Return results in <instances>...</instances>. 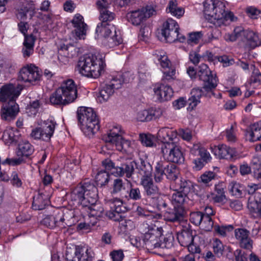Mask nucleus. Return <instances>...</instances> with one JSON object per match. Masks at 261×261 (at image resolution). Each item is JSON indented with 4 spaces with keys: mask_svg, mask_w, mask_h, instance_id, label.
I'll list each match as a JSON object with an SVG mask.
<instances>
[{
    "mask_svg": "<svg viewBox=\"0 0 261 261\" xmlns=\"http://www.w3.org/2000/svg\"><path fill=\"white\" fill-rule=\"evenodd\" d=\"M72 201L80 204L88 210L89 216L100 218L104 212L100 203H97L98 192L96 186L90 182L78 185L71 193Z\"/></svg>",
    "mask_w": 261,
    "mask_h": 261,
    "instance_id": "1",
    "label": "nucleus"
},
{
    "mask_svg": "<svg viewBox=\"0 0 261 261\" xmlns=\"http://www.w3.org/2000/svg\"><path fill=\"white\" fill-rule=\"evenodd\" d=\"M205 18L217 27L226 25L227 21H236L238 18L231 12L225 11V2L220 0H205L203 3Z\"/></svg>",
    "mask_w": 261,
    "mask_h": 261,
    "instance_id": "2",
    "label": "nucleus"
},
{
    "mask_svg": "<svg viewBox=\"0 0 261 261\" xmlns=\"http://www.w3.org/2000/svg\"><path fill=\"white\" fill-rule=\"evenodd\" d=\"M104 68V61L101 57L88 54L80 58L75 70L81 75L93 78L99 76Z\"/></svg>",
    "mask_w": 261,
    "mask_h": 261,
    "instance_id": "3",
    "label": "nucleus"
},
{
    "mask_svg": "<svg viewBox=\"0 0 261 261\" xmlns=\"http://www.w3.org/2000/svg\"><path fill=\"white\" fill-rule=\"evenodd\" d=\"M77 117L81 128L86 135L91 137L99 130V120L92 108L85 107L79 108Z\"/></svg>",
    "mask_w": 261,
    "mask_h": 261,
    "instance_id": "4",
    "label": "nucleus"
},
{
    "mask_svg": "<svg viewBox=\"0 0 261 261\" xmlns=\"http://www.w3.org/2000/svg\"><path fill=\"white\" fill-rule=\"evenodd\" d=\"M120 126H114L110 133L103 136V140L108 143L115 144L117 150L130 154L134 150V143L122 138Z\"/></svg>",
    "mask_w": 261,
    "mask_h": 261,
    "instance_id": "5",
    "label": "nucleus"
},
{
    "mask_svg": "<svg viewBox=\"0 0 261 261\" xmlns=\"http://www.w3.org/2000/svg\"><path fill=\"white\" fill-rule=\"evenodd\" d=\"M161 152L168 162L176 164H182L185 157L181 151V148L176 142H171L162 144Z\"/></svg>",
    "mask_w": 261,
    "mask_h": 261,
    "instance_id": "6",
    "label": "nucleus"
},
{
    "mask_svg": "<svg viewBox=\"0 0 261 261\" xmlns=\"http://www.w3.org/2000/svg\"><path fill=\"white\" fill-rule=\"evenodd\" d=\"M179 27L176 21L172 18L168 19L163 24L161 34L167 42L172 43L177 40L181 42L186 41L184 35L180 34Z\"/></svg>",
    "mask_w": 261,
    "mask_h": 261,
    "instance_id": "7",
    "label": "nucleus"
},
{
    "mask_svg": "<svg viewBox=\"0 0 261 261\" xmlns=\"http://www.w3.org/2000/svg\"><path fill=\"white\" fill-rule=\"evenodd\" d=\"M57 123L54 120L44 121L40 127L33 129L30 134L31 138L48 142L53 136Z\"/></svg>",
    "mask_w": 261,
    "mask_h": 261,
    "instance_id": "8",
    "label": "nucleus"
},
{
    "mask_svg": "<svg viewBox=\"0 0 261 261\" xmlns=\"http://www.w3.org/2000/svg\"><path fill=\"white\" fill-rule=\"evenodd\" d=\"M197 76L199 80L203 81V89L206 92H211L217 86L218 79L216 74L213 73L208 66L201 64L198 67Z\"/></svg>",
    "mask_w": 261,
    "mask_h": 261,
    "instance_id": "9",
    "label": "nucleus"
},
{
    "mask_svg": "<svg viewBox=\"0 0 261 261\" xmlns=\"http://www.w3.org/2000/svg\"><path fill=\"white\" fill-rule=\"evenodd\" d=\"M162 232L159 228H151L144 234L142 241L143 247L151 251L160 248L159 243L161 241Z\"/></svg>",
    "mask_w": 261,
    "mask_h": 261,
    "instance_id": "10",
    "label": "nucleus"
},
{
    "mask_svg": "<svg viewBox=\"0 0 261 261\" xmlns=\"http://www.w3.org/2000/svg\"><path fill=\"white\" fill-rule=\"evenodd\" d=\"M23 87L18 84H7L0 88V101L4 103L16 101V99L20 95Z\"/></svg>",
    "mask_w": 261,
    "mask_h": 261,
    "instance_id": "11",
    "label": "nucleus"
},
{
    "mask_svg": "<svg viewBox=\"0 0 261 261\" xmlns=\"http://www.w3.org/2000/svg\"><path fill=\"white\" fill-rule=\"evenodd\" d=\"M41 77V74L39 69L36 66L31 64L20 70L18 78L22 81L35 85L40 80Z\"/></svg>",
    "mask_w": 261,
    "mask_h": 261,
    "instance_id": "12",
    "label": "nucleus"
},
{
    "mask_svg": "<svg viewBox=\"0 0 261 261\" xmlns=\"http://www.w3.org/2000/svg\"><path fill=\"white\" fill-rule=\"evenodd\" d=\"M94 257L92 250L85 246L76 247L73 254L68 251L66 253L67 261H93Z\"/></svg>",
    "mask_w": 261,
    "mask_h": 261,
    "instance_id": "13",
    "label": "nucleus"
},
{
    "mask_svg": "<svg viewBox=\"0 0 261 261\" xmlns=\"http://www.w3.org/2000/svg\"><path fill=\"white\" fill-rule=\"evenodd\" d=\"M155 12L152 7L147 6L141 9L133 11L127 14V18L133 25H138L141 24L147 18L150 17Z\"/></svg>",
    "mask_w": 261,
    "mask_h": 261,
    "instance_id": "14",
    "label": "nucleus"
},
{
    "mask_svg": "<svg viewBox=\"0 0 261 261\" xmlns=\"http://www.w3.org/2000/svg\"><path fill=\"white\" fill-rule=\"evenodd\" d=\"M61 91L63 97L70 102H73L77 97V89L74 82L71 80L64 81L58 88Z\"/></svg>",
    "mask_w": 261,
    "mask_h": 261,
    "instance_id": "15",
    "label": "nucleus"
},
{
    "mask_svg": "<svg viewBox=\"0 0 261 261\" xmlns=\"http://www.w3.org/2000/svg\"><path fill=\"white\" fill-rule=\"evenodd\" d=\"M137 165V163L134 161L125 159L120 166H116L115 171L112 173L116 176H123L125 174L127 178L132 177Z\"/></svg>",
    "mask_w": 261,
    "mask_h": 261,
    "instance_id": "16",
    "label": "nucleus"
},
{
    "mask_svg": "<svg viewBox=\"0 0 261 261\" xmlns=\"http://www.w3.org/2000/svg\"><path fill=\"white\" fill-rule=\"evenodd\" d=\"M19 112V107L16 101H10L4 103L1 109V117L4 120L10 121L14 120Z\"/></svg>",
    "mask_w": 261,
    "mask_h": 261,
    "instance_id": "17",
    "label": "nucleus"
},
{
    "mask_svg": "<svg viewBox=\"0 0 261 261\" xmlns=\"http://www.w3.org/2000/svg\"><path fill=\"white\" fill-rule=\"evenodd\" d=\"M235 237L239 241L241 248L251 251L253 247V241L249 237L250 232L243 228H238L235 230Z\"/></svg>",
    "mask_w": 261,
    "mask_h": 261,
    "instance_id": "18",
    "label": "nucleus"
},
{
    "mask_svg": "<svg viewBox=\"0 0 261 261\" xmlns=\"http://www.w3.org/2000/svg\"><path fill=\"white\" fill-rule=\"evenodd\" d=\"M170 188L174 191H180L188 195L193 191L194 184L190 180L180 177L170 184Z\"/></svg>",
    "mask_w": 261,
    "mask_h": 261,
    "instance_id": "19",
    "label": "nucleus"
},
{
    "mask_svg": "<svg viewBox=\"0 0 261 261\" xmlns=\"http://www.w3.org/2000/svg\"><path fill=\"white\" fill-rule=\"evenodd\" d=\"M213 151L219 159L231 160L236 155V151L234 148H230L224 144L214 146Z\"/></svg>",
    "mask_w": 261,
    "mask_h": 261,
    "instance_id": "20",
    "label": "nucleus"
},
{
    "mask_svg": "<svg viewBox=\"0 0 261 261\" xmlns=\"http://www.w3.org/2000/svg\"><path fill=\"white\" fill-rule=\"evenodd\" d=\"M153 91L157 99L161 101L169 100L173 95L171 87L163 84L156 85L153 88Z\"/></svg>",
    "mask_w": 261,
    "mask_h": 261,
    "instance_id": "21",
    "label": "nucleus"
},
{
    "mask_svg": "<svg viewBox=\"0 0 261 261\" xmlns=\"http://www.w3.org/2000/svg\"><path fill=\"white\" fill-rule=\"evenodd\" d=\"M245 139L250 142H255L261 139V121L251 125L246 129Z\"/></svg>",
    "mask_w": 261,
    "mask_h": 261,
    "instance_id": "22",
    "label": "nucleus"
},
{
    "mask_svg": "<svg viewBox=\"0 0 261 261\" xmlns=\"http://www.w3.org/2000/svg\"><path fill=\"white\" fill-rule=\"evenodd\" d=\"M183 212L182 207L174 206L173 210L169 207L164 214V219L171 222H180L183 219Z\"/></svg>",
    "mask_w": 261,
    "mask_h": 261,
    "instance_id": "23",
    "label": "nucleus"
},
{
    "mask_svg": "<svg viewBox=\"0 0 261 261\" xmlns=\"http://www.w3.org/2000/svg\"><path fill=\"white\" fill-rule=\"evenodd\" d=\"M162 166L164 170L165 175L170 180V184L176 181L177 178L180 177L179 176V172L177 169L176 166L174 164L169 163L168 162L162 161Z\"/></svg>",
    "mask_w": 261,
    "mask_h": 261,
    "instance_id": "24",
    "label": "nucleus"
},
{
    "mask_svg": "<svg viewBox=\"0 0 261 261\" xmlns=\"http://www.w3.org/2000/svg\"><path fill=\"white\" fill-rule=\"evenodd\" d=\"M71 22L75 28L76 36L81 39L86 33L87 24L84 22L83 17L79 14H76Z\"/></svg>",
    "mask_w": 261,
    "mask_h": 261,
    "instance_id": "25",
    "label": "nucleus"
},
{
    "mask_svg": "<svg viewBox=\"0 0 261 261\" xmlns=\"http://www.w3.org/2000/svg\"><path fill=\"white\" fill-rule=\"evenodd\" d=\"M60 216V228H65L70 227L75 223L73 212L72 211L66 210L65 211L58 210Z\"/></svg>",
    "mask_w": 261,
    "mask_h": 261,
    "instance_id": "26",
    "label": "nucleus"
},
{
    "mask_svg": "<svg viewBox=\"0 0 261 261\" xmlns=\"http://www.w3.org/2000/svg\"><path fill=\"white\" fill-rule=\"evenodd\" d=\"M140 184L143 186L144 192L147 196L154 198L155 196L158 194L159 189L157 186L154 184L152 178L141 179Z\"/></svg>",
    "mask_w": 261,
    "mask_h": 261,
    "instance_id": "27",
    "label": "nucleus"
},
{
    "mask_svg": "<svg viewBox=\"0 0 261 261\" xmlns=\"http://www.w3.org/2000/svg\"><path fill=\"white\" fill-rule=\"evenodd\" d=\"M248 208L252 215L255 218H261V194L255 193V200L250 201Z\"/></svg>",
    "mask_w": 261,
    "mask_h": 261,
    "instance_id": "28",
    "label": "nucleus"
},
{
    "mask_svg": "<svg viewBox=\"0 0 261 261\" xmlns=\"http://www.w3.org/2000/svg\"><path fill=\"white\" fill-rule=\"evenodd\" d=\"M138 173L142 176L141 179L151 178L152 166L147 161L141 160L140 162L137 163L135 167Z\"/></svg>",
    "mask_w": 261,
    "mask_h": 261,
    "instance_id": "29",
    "label": "nucleus"
},
{
    "mask_svg": "<svg viewBox=\"0 0 261 261\" xmlns=\"http://www.w3.org/2000/svg\"><path fill=\"white\" fill-rule=\"evenodd\" d=\"M176 134L167 127L161 128L158 133V137L163 142L162 144L174 142V138H176Z\"/></svg>",
    "mask_w": 261,
    "mask_h": 261,
    "instance_id": "30",
    "label": "nucleus"
},
{
    "mask_svg": "<svg viewBox=\"0 0 261 261\" xmlns=\"http://www.w3.org/2000/svg\"><path fill=\"white\" fill-rule=\"evenodd\" d=\"M177 239L181 246L186 247L193 242L194 237L190 230H183L177 233Z\"/></svg>",
    "mask_w": 261,
    "mask_h": 261,
    "instance_id": "31",
    "label": "nucleus"
},
{
    "mask_svg": "<svg viewBox=\"0 0 261 261\" xmlns=\"http://www.w3.org/2000/svg\"><path fill=\"white\" fill-rule=\"evenodd\" d=\"M152 55L154 57V59L157 60L161 66L165 70L170 67L171 62L164 50H155Z\"/></svg>",
    "mask_w": 261,
    "mask_h": 261,
    "instance_id": "32",
    "label": "nucleus"
},
{
    "mask_svg": "<svg viewBox=\"0 0 261 261\" xmlns=\"http://www.w3.org/2000/svg\"><path fill=\"white\" fill-rule=\"evenodd\" d=\"M60 217L59 216L58 210L55 211L51 215L46 216L42 220V223L48 227L53 228L55 227H60Z\"/></svg>",
    "mask_w": 261,
    "mask_h": 261,
    "instance_id": "33",
    "label": "nucleus"
},
{
    "mask_svg": "<svg viewBox=\"0 0 261 261\" xmlns=\"http://www.w3.org/2000/svg\"><path fill=\"white\" fill-rule=\"evenodd\" d=\"M166 11L168 13L177 18H180L184 14L185 10L184 8L178 6L176 0H170L169 2Z\"/></svg>",
    "mask_w": 261,
    "mask_h": 261,
    "instance_id": "34",
    "label": "nucleus"
},
{
    "mask_svg": "<svg viewBox=\"0 0 261 261\" xmlns=\"http://www.w3.org/2000/svg\"><path fill=\"white\" fill-rule=\"evenodd\" d=\"M128 195H126L125 197L128 199L134 201H138L142 200V202L144 204H147L146 199H142V192L141 189L137 187H134L130 185L129 189L127 191Z\"/></svg>",
    "mask_w": 261,
    "mask_h": 261,
    "instance_id": "35",
    "label": "nucleus"
},
{
    "mask_svg": "<svg viewBox=\"0 0 261 261\" xmlns=\"http://www.w3.org/2000/svg\"><path fill=\"white\" fill-rule=\"evenodd\" d=\"M244 40L251 48H254L260 44V41L258 36L253 31H246L244 33Z\"/></svg>",
    "mask_w": 261,
    "mask_h": 261,
    "instance_id": "36",
    "label": "nucleus"
},
{
    "mask_svg": "<svg viewBox=\"0 0 261 261\" xmlns=\"http://www.w3.org/2000/svg\"><path fill=\"white\" fill-rule=\"evenodd\" d=\"M160 115V112L153 110H144L140 111L137 115V119L142 122L150 121L153 119H156Z\"/></svg>",
    "mask_w": 261,
    "mask_h": 261,
    "instance_id": "37",
    "label": "nucleus"
},
{
    "mask_svg": "<svg viewBox=\"0 0 261 261\" xmlns=\"http://www.w3.org/2000/svg\"><path fill=\"white\" fill-rule=\"evenodd\" d=\"M112 31L115 33V28L114 25L98 23L96 29V33L105 38H109Z\"/></svg>",
    "mask_w": 261,
    "mask_h": 261,
    "instance_id": "38",
    "label": "nucleus"
},
{
    "mask_svg": "<svg viewBox=\"0 0 261 261\" xmlns=\"http://www.w3.org/2000/svg\"><path fill=\"white\" fill-rule=\"evenodd\" d=\"M47 197L42 194H39L34 197L32 203V208L35 210H41L45 208L48 203Z\"/></svg>",
    "mask_w": 261,
    "mask_h": 261,
    "instance_id": "39",
    "label": "nucleus"
},
{
    "mask_svg": "<svg viewBox=\"0 0 261 261\" xmlns=\"http://www.w3.org/2000/svg\"><path fill=\"white\" fill-rule=\"evenodd\" d=\"M61 91L58 88L50 96V102L54 105H66L70 102L63 97Z\"/></svg>",
    "mask_w": 261,
    "mask_h": 261,
    "instance_id": "40",
    "label": "nucleus"
},
{
    "mask_svg": "<svg viewBox=\"0 0 261 261\" xmlns=\"http://www.w3.org/2000/svg\"><path fill=\"white\" fill-rule=\"evenodd\" d=\"M188 200H189L188 194L180 191H175V193L172 194V203L176 204L178 207H182V206H185Z\"/></svg>",
    "mask_w": 261,
    "mask_h": 261,
    "instance_id": "41",
    "label": "nucleus"
},
{
    "mask_svg": "<svg viewBox=\"0 0 261 261\" xmlns=\"http://www.w3.org/2000/svg\"><path fill=\"white\" fill-rule=\"evenodd\" d=\"M156 198V205L159 211H166L169 207L171 204V200L169 197L164 194L160 195Z\"/></svg>",
    "mask_w": 261,
    "mask_h": 261,
    "instance_id": "42",
    "label": "nucleus"
},
{
    "mask_svg": "<svg viewBox=\"0 0 261 261\" xmlns=\"http://www.w3.org/2000/svg\"><path fill=\"white\" fill-rule=\"evenodd\" d=\"M28 9L27 7L21 9L17 14V18L20 20V21H25L28 18L31 19L34 14L35 6L32 4Z\"/></svg>",
    "mask_w": 261,
    "mask_h": 261,
    "instance_id": "43",
    "label": "nucleus"
},
{
    "mask_svg": "<svg viewBox=\"0 0 261 261\" xmlns=\"http://www.w3.org/2000/svg\"><path fill=\"white\" fill-rule=\"evenodd\" d=\"M33 146L28 142H25L19 145L17 155L28 158L34 152Z\"/></svg>",
    "mask_w": 261,
    "mask_h": 261,
    "instance_id": "44",
    "label": "nucleus"
},
{
    "mask_svg": "<svg viewBox=\"0 0 261 261\" xmlns=\"http://www.w3.org/2000/svg\"><path fill=\"white\" fill-rule=\"evenodd\" d=\"M253 175L258 181H261V157L254 156L251 161Z\"/></svg>",
    "mask_w": 261,
    "mask_h": 261,
    "instance_id": "45",
    "label": "nucleus"
},
{
    "mask_svg": "<svg viewBox=\"0 0 261 261\" xmlns=\"http://www.w3.org/2000/svg\"><path fill=\"white\" fill-rule=\"evenodd\" d=\"M114 91L108 84H106L99 91L98 100L102 103L107 101L113 94Z\"/></svg>",
    "mask_w": 261,
    "mask_h": 261,
    "instance_id": "46",
    "label": "nucleus"
},
{
    "mask_svg": "<svg viewBox=\"0 0 261 261\" xmlns=\"http://www.w3.org/2000/svg\"><path fill=\"white\" fill-rule=\"evenodd\" d=\"M115 17V14L107 9L100 10L99 20L101 21L100 23L111 24L110 22L114 19Z\"/></svg>",
    "mask_w": 261,
    "mask_h": 261,
    "instance_id": "47",
    "label": "nucleus"
},
{
    "mask_svg": "<svg viewBox=\"0 0 261 261\" xmlns=\"http://www.w3.org/2000/svg\"><path fill=\"white\" fill-rule=\"evenodd\" d=\"M59 61L63 64H67L69 61V56H68V51L67 48V45H61L58 49Z\"/></svg>",
    "mask_w": 261,
    "mask_h": 261,
    "instance_id": "48",
    "label": "nucleus"
},
{
    "mask_svg": "<svg viewBox=\"0 0 261 261\" xmlns=\"http://www.w3.org/2000/svg\"><path fill=\"white\" fill-rule=\"evenodd\" d=\"M109 180V174L104 170H99L95 176V181L101 186L106 185Z\"/></svg>",
    "mask_w": 261,
    "mask_h": 261,
    "instance_id": "49",
    "label": "nucleus"
},
{
    "mask_svg": "<svg viewBox=\"0 0 261 261\" xmlns=\"http://www.w3.org/2000/svg\"><path fill=\"white\" fill-rule=\"evenodd\" d=\"M139 138L142 144L147 147H153L155 144L156 139L151 134H140Z\"/></svg>",
    "mask_w": 261,
    "mask_h": 261,
    "instance_id": "50",
    "label": "nucleus"
},
{
    "mask_svg": "<svg viewBox=\"0 0 261 261\" xmlns=\"http://www.w3.org/2000/svg\"><path fill=\"white\" fill-rule=\"evenodd\" d=\"M251 69H253V71L250 77V84L251 85L254 84L255 86H258L261 84V73L258 69H255L254 64H250Z\"/></svg>",
    "mask_w": 261,
    "mask_h": 261,
    "instance_id": "51",
    "label": "nucleus"
},
{
    "mask_svg": "<svg viewBox=\"0 0 261 261\" xmlns=\"http://www.w3.org/2000/svg\"><path fill=\"white\" fill-rule=\"evenodd\" d=\"M165 175L164 170L162 166V161L158 162L155 167L154 173V179L156 182H160L164 178Z\"/></svg>",
    "mask_w": 261,
    "mask_h": 261,
    "instance_id": "52",
    "label": "nucleus"
},
{
    "mask_svg": "<svg viewBox=\"0 0 261 261\" xmlns=\"http://www.w3.org/2000/svg\"><path fill=\"white\" fill-rule=\"evenodd\" d=\"M213 252L218 257L222 256L224 251V246L218 239H214L212 243Z\"/></svg>",
    "mask_w": 261,
    "mask_h": 261,
    "instance_id": "53",
    "label": "nucleus"
},
{
    "mask_svg": "<svg viewBox=\"0 0 261 261\" xmlns=\"http://www.w3.org/2000/svg\"><path fill=\"white\" fill-rule=\"evenodd\" d=\"M123 212L124 210H120L119 208L117 210L111 208L106 215L109 218L114 221H120L122 220V213Z\"/></svg>",
    "mask_w": 261,
    "mask_h": 261,
    "instance_id": "54",
    "label": "nucleus"
},
{
    "mask_svg": "<svg viewBox=\"0 0 261 261\" xmlns=\"http://www.w3.org/2000/svg\"><path fill=\"white\" fill-rule=\"evenodd\" d=\"M125 189L124 183L122 179L117 178L114 179L112 185L111 193L116 194Z\"/></svg>",
    "mask_w": 261,
    "mask_h": 261,
    "instance_id": "55",
    "label": "nucleus"
},
{
    "mask_svg": "<svg viewBox=\"0 0 261 261\" xmlns=\"http://www.w3.org/2000/svg\"><path fill=\"white\" fill-rule=\"evenodd\" d=\"M228 189L232 195L240 197L242 195L243 188L239 184L232 182L229 185Z\"/></svg>",
    "mask_w": 261,
    "mask_h": 261,
    "instance_id": "56",
    "label": "nucleus"
},
{
    "mask_svg": "<svg viewBox=\"0 0 261 261\" xmlns=\"http://www.w3.org/2000/svg\"><path fill=\"white\" fill-rule=\"evenodd\" d=\"M203 213L201 212H194L190 215V222L195 225H200L202 221Z\"/></svg>",
    "mask_w": 261,
    "mask_h": 261,
    "instance_id": "57",
    "label": "nucleus"
},
{
    "mask_svg": "<svg viewBox=\"0 0 261 261\" xmlns=\"http://www.w3.org/2000/svg\"><path fill=\"white\" fill-rule=\"evenodd\" d=\"M159 248H166L170 249L173 246V237L171 236H169L168 237H163L162 236L161 241L160 242Z\"/></svg>",
    "mask_w": 261,
    "mask_h": 261,
    "instance_id": "58",
    "label": "nucleus"
},
{
    "mask_svg": "<svg viewBox=\"0 0 261 261\" xmlns=\"http://www.w3.org/2000/svg\"><path fill=\"white\" fill-rule=\"evenodd\" d=\"M151 35V30L148 26L141 27L138 35L140 40L147 42Z\"/></svg>",
    "mask_w": 261,
    "mask_h": 261,
    "instance_id": "59",
    "label": "nucleus"
},
{
    "mask_svg": "<svg viewBox=\"0 0 261 261\" xmlns=\"http://www.w3.org/2000/svg\"><path fill=\"white\" fill-rule=\"evenodd\" d=\"M202 34L201 32H196L189 34V38L187 42L189 44L193 45L198 44L202 38Z\"/></svg>",
    "mask_w": 261,
    "mask_h": 261,
    "instance_id": "60",
    "label": "nucleus"
},
{
    "mask_svg": "<svg viewBox=\"0 0 261 261\" xmlns=\"http://www.w3.org/2000/svg\"><path fill=\"white\" fill-rule=\"evenodd\" d=\"M200 225L203 230L210 231L214 226V222L211 217L203 216Z\"/></svg>",
    "mask_w": 261,
    "mask_h": 261,
    "instance_id": "61",
    "label": "nucleus"
},
{
    "mask_svg": "<svg viewBox=\"0 0 261 261\" xmlns=\"http://www.w3.org/2000/svg\"><path fill=\"white\" fill-rule=\"evenodd\" d=\"M245 32L242 27H237L234 28L233 33L229 35V39L231 41H234L243 35L244 36Z\"/></svg>",
    "mask_w": 261,
    "mask_h": 261,
    "instance_id": "62",
    "label": "nucleus"
},
{
    "mask_svg": "<svg viewBox=\"0 0 261 261\" xmlns=\"http://www.w3.org/2000/svg\"><path fill=\"white\" fill-rule=\"evenodd\" d=\"M214 228L216 232L223 237L226 236V232L231 231L233 229V227L231 225L228 226L215 225Z\"/></svg>",
    "mask_w": 261,
    "mask_h": 261,
    "instance_id": "63",
    "label": "nucleus"
},
{
    "mask_svg": "<svg viewBox=\"0 0 261 261\" xmlns=\"http://www.w3.org/2000/svg\"><path fill=\"white\" fill-rule=\"evenodd\" d=\"M40 105L41 103L38 100L30 102L27 108V113L30 114V115H35L37 113Z\"/></svg>",
    "mask_w": 261,
    "mask_h": 261,
    "instance_id": "64",
    "label": "nucleus"
}]
</instances>
